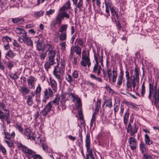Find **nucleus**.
<instances>
[{"mask_svg":"<svg viewBox=\"0 0 159 159\" xmlns=\"http://www.w3.org/2000/svg\"><path fill=\"white\" fill-rule=\"evenodd\" d=\"M76 5L77 7L80 10L83 7V2L82 0H79L77 5Z\"/></svg>","mask_w":159,"mask_h":159,"instance_id":"obj_56","label":"nucleus"},{"mask_svg":"<svg viewBox=\"0 0 159 159\" xmlns=\"http://www.w3.org/2000/svg\"><path fill=\"white\" fill-rule=\"evenodd\" d=\"M37 48L38 50L39 51L43 50V51L44 49L43 48L42 43L40 42L39 41H38L36 43Z\"/></svg>","mask_w":159,"mask_h":159,"instance_id":"obj_41","label":"nucleus"},{"mask_svg":"<svg viewBox=\"0 0 159 159\" xmlns=\"http://www.w3.org/2000/svg\"><path fill=\"white\" fill-rule=\"evenodd\" d=\"M60 40L61 41H65L67 39L66 33L65 32L61 33L59 36Z\"/></svg>","mask_w":159,"mask_h":159,"instance_id":"obj_35","label":"nucleus"},{"mask_svg":"<svg viewBox=\"0 0 159 159\" xmlns=\"http://www.w3.org/2000/svg\"><path fill=\"white\" fill-rule=\"evenodd\" d=\"M12 21L14 23L21 24L24 22V20L19 18H12Z\"/></svg>","mask_w":159,"mask_h":159,"instance_id":"obj_34","label":"nucleus"},{"mask_svg":"<svg viewBox=\"0 0 159 159\" xmlns=\"http://www.w3.org/2000/svg\"><path fill=\"white\" fill-rule=\"evenodd\" d=\"M125 73L126 79L127 80L126 83H128L129 85L130 84L131 80H132V74H131V76L130 77L129 72L127 70L126 71Z\"/></svg>","mask_w":159,"mask_h":159,"instance_id":"obj_26","label":"nucleus"},{"mask_svg":"<svg viewBox=\"0 0 159 159\" xmlns=\"http://www.w3.org/2000/svg\"><path fill=\"white\" fill-rule=\"evenodd\" d=\"M101 70H102V68L100 66L98 65V64H95L93 68V72L97 73L98 76H99L101 75Z\"/></svg>","mask_w":159,"mask_h":159,"instance_id":"obj_16","label":"nucleus"},{"mask_svg":"<svg viewBox=\"0 0 159 159\" xmlns=\"http://www.w3.org/2000/svg\"><path fill=\"white\" fill-rule=\"evenodd\" d=\"M144 159H152V157L150 155L143 154Z\"/></svg>","mask_w":159,"mask_h":159,"instance_id":"obj_63","label":"nucleus"},{"mask_svg":"<svg viewBox=\"0 0 159 159\" xmlns=\"http://www.w3.org/2000/svg\"><path fill=\"white\" fill-rule=\"evenodd\" d=\"M134 75L132 76V80H136L137 83H138L139 82V68L136 67L134 69Z\"/></svg>","mask_w":159,"mask_h":159,"instance_id":"obj_11","label":"nucleus"},{"mask_svg":"<svg viewBox=\"0 0 159 159\" xmlns=\"http://www.w3.org/2000/svg\"><path fill=\"white\" fill-rule=\"evenodd\" d=\"M66 45V42H62L60 43V45L61 47V49L62 50L64 51L65 50Z\"/></svg>","mask_w":159,"mask_h":159,"instance_id":"obj_64","label":"nucleus"},{"mask_svg":"<svg viewBox=\"0 0 159 159\" xmlns=\"http://www.w3.org/2000/svg\"><path fill=\"white\" fill-rule=\"evenodd\" d=\"M145 142L146 145H150L152 143V141L150 139L149 137L148 134L145 135Z\"/></svg>","mask_w":159,"mask_h":159,"instance_id":"obj_31","label":"nucleus"},{"mask_svg":"<svg viewBox=\"0 0 159 159\" xmlns=\"http://www.w3.org/2000/svg\"><path fill=\"white\" fill-rule=\"evenodd\" d=\"M24 133L27 139L32 140H35V134L34 133L31 132L30 129L28 128L26 129Z\"/></svg>","mask_w":159,"mask_h":159,"instance_id":"obj_5","label":"nucleus"},{"mask_svg":"<svg viewBox=\"0 0 159 159\" xmlns=\"http://www.w3.org/2000/svg\"><path fill=\"white\" fill-rule=\"evenodd\" d=\"M79 110H78V114L80 118L82 119L83 118V115L82 113V110L81 108H79Z\"/></svg>","mask_w":159,"mask_h":159,"instance_id":"obj_60","label":"nucleus"},{"mask_svg":"<svg viewBox=\"0 0 159 159\" xmlns=\"http://www.w3.org/2000/svg\"><path fill=\"white\" fill-rule=\"evenodd\" d=\"M94 57L95 58V60L96 61L95 64H98L99 60L100 59V61H101L102 65V62H103V57L102 56L101 57V58H100V56L98 54H96L95 53L94 54Z\"/></svg>","mask_w":159,"mask_h":159,"instance_id":"obj_28","label":"nucleus"},{"mask_svg":"<svg viewBox=\"0 0 159 159\" xmlns=\"http://www.w3.org/2000/svg\"><path fill=\"white\" fill-rule=\"evenodd\" d=\"M43 14V11H40L37 12L34 14V16L36 18H39V17L42 16Z\"/></svg>","mask_w":159,"mask_h":159,"instance_id":"obj_53","label":"nucleus"},{"mask_svg":"<svg viewBox=\"0 0 159 159\" xmlns=\"http://www.w3.org/2000/svg\"><path fill=\"white\" fill-rule=\"evenodd\" d=\"M145 83L144 82H143L142 85V89L141 92V94L142 96L143 97L145 92V87L144 85Z\"/></svg>","mask_w":159,"mask_h":159,"instance_id":"obj_55","label":"nucleus"},{"mask_svg":"<svg viewBox=\"0 0 159 159\" xmlns=\"http://www.w3.org/2000/svg\"><path fill=\"white\" fill-rule=\"evenodd\" d=\"M130 83V84L129 85H128V83H126L127 87L128 88V89L131 88V89L132 87V86L133 87V91H134L135 90V87H136V85L137 87H136V90H137L138 89V88H139L138 84H139V83H137V82L136 81V80H131V82Z\"/></svg>","mask_w":159,"mask_h":159,"instance_id":"obj_10","label":"nucleus"},{"mask_svg":"<svg viewBox=\"0 0 159 159\" xmlns=\"http://www.w3.org/2000/svg\"><path fill=\"white\" fill-rule=\"evenodd\" d=\"M58 65L59 63H57V65L55 67L53 71L64 74L65 68L60 66L58 67Z\"/></svg>","mask_w":159,"mask_h":159,"instance_id":"obj_25","label":"nucleus"},{"mask_svg":"<svg viewBox=\"0 0 159 159\" xmlns=\"http://www.w3.org/2000/svg\"><path fill=\"white\" fill-rule=\"evenodd\" d=\"M0 150L4 155H5L6 152V150L5 148L2 145H0Z\"/></svg>","mask_w":159,"mask_h":159,"instance_id":"obj_62","label":"nucleus"},{"mask_svg":"<svg viewBox=\"0 0 159 159\" xmlns=\"http://www.w3.org/2000/svg\"><path fill=\"white\" fill-rule=\"evenodd\" d=\"M73 51L76 52V53L80 56L81 54V48L78 45L74 47L73 48Z\"/></svg>","mask_w":159,"mask_h":159,"instance_id":"obj_29","label":"nucleus"},{"mask_svg":"<svg viewBox=\"0 0 159 159\" xmlns=\"http://www.w3.org/2000/svg\"><path fill=\"white\" fill-rule=\"evenodd\" d=\"M37 80V79L32 76H30L27 79L28 84L30 88L34 89L35 86L34 83Z\"/></svg>","mask_w":159,"mask_h":159,"instance_id":"obj_8","label":"nucleus"},{"mask_svg":"<svg viewBox=\"0 0 159 159\" xmlns=\"http://www.w3.org/2000/svg\"><path fill=\"white\" fill-rule=\"evenodd\" d=\"M55 63L54 61L48 60V61H46L44 64L45 69L46 70L48 71L49 69L51 68V66L53 65Z\"/></svg>","mask_w":159,"mask_h":159,"instance_id":"obj_18","label":"nucleus"},{"mask_svg":"<svg viewBox=\"0 0 159 159\" xmlns=\"http://www.w3.org/2000/svg\"><path fill=\"white\" fill-rule=\"evenodd\" d=\"M15 31L17 34H21L22 37L23 35L27 34L26 32L23 29L18 28H16Z\"/></svg>","mask_w":159,"mask_h":159,"instance_id":"obj_24","label":"nucleus"},{"mask_svg":"<svg viewBox=\"0 0 159 159\" xmlns=\"http://www.w3.org/2000/svg\"><path fill=\"white\" fill-rule=\"evenodd\" d=\"M127 132L129 133L130 131V134L131 136H133L134 134L137 133V128L136 127V125H135L134 128L133 130L132 129V127L130 123L128 124L127 129Z\"/></svg>","mask_w":159,"mask_h":159,"instance_id":"obj_13","label":"nucleus"},{"mask_svg":"<svg viewBox=\"0 0 159 159\" xmlns=\"http://www.w3.org/2000/svg\"><path fill=\"white\" fill-rule=\"evenodd\" d=\"M35 93L31 92L30 93V95H28L27 96V103L28 105L31 106L33 104V97L35 96Z\"/></svg>","mask_w":159,"mask_h":159,"instance_id":"obj_12","label":"nucleus"},{"mask_svg":"<svg viewBox=\"0 0 159 159\" xmlns=\"http://www.w3.org/2000/svg\"><path fill=\"white\" fill-rule=\"evenodd\" d=\"M63 19L62 16H61V14L58 12L56 18L55 22H52L51 24V29L55 30L56 29V24H61Z\"/></svg>","mask_w":159,"mask_h":159,"instance_id":"obj_3","label":"nucleus"},{"mask_svg":"<svg viewBox=\"0 0 159 159\" xmlns=\"http://www.w3.org/2000/svg\"><path fill=\"white\" fill-rule=\"evenodd\" d=\"M5 105L3 102H0V119L3 121L5 118L7 120L9 118L10 113L9 110L5 108Z\"/></svg>","mask_w":159,"mask_h":159,"instance_id":"obj_1","label":"nucleus"},{"mask_svg":"<svg viewBox=\"0 0 159 159\" xmlns=\"http://www.w3.org/2000/svg\"><path fill=\"white\" fill-rule=\"evenodd\" d=\"M5 141L9 147H12L13 146V143L10 139L8 140H6Z\"/></svg>","mask_w":159,"mask_h":159,"instance_id":"obj_59","label":"nucleus"},{"mask_svg":"<svg viewBox=\"0 0 159 159\" xmlns=\"http://www.w3.org/2000/svg\"><path fill=\"white\" fill-rule=\"evenodd\" d=\"M2 41L4 43H8L9 42L11 41V39L7 36H3L2 39Z\"/></svg>","mask_w":159,"mask_h":159,"instance_id":"obj_40","label":"nucleus"},{"mask_svg":"<svg viewBox=\"0 0 159 159\" xmlns=\"http://www.w3.org/2000/svg\"><path fill=\"white\" fill-rule=\"evenodd\" d=\"M90 77L91 78L94 79L96 81H98L99 82H102V80L101 78L97 77L93 74H91L90 75Z\"/></svg>","mask_w":159,"mask_h":159,"instance_id":"obj_47","label":"nucleus"},{"mask_svg":"<svg viewBox=\"0 0 159 159\" xmlns=\"http://www.w3.org/2000/svg\"><path fill=\"white\" fill-rule=\"evenodd\" d=\"M9 76L11 78L14 80H16L18 78V76L16 73H11Z\"/></svg>","mask_w":159,"mask_h":159,"instance_id":"obj_49","label":"nucleus"},{"mask_svg":"<svg viewBox=\"0 0 159 159\" xmlns=\"http://www.w3.org/2000/svg\"><path fill=\"white\" fill-rule=\"evenodd\" d=\"M55 54L56 51L54 50H52L48 52V60L55 61Z\"/></svg>","mask_w":159,"mask_h":159,"instance_id":"obj_22","label":"nucleus"},{"mask_svg":"<svg viewBox=\"0 0 159 159\" xmlns=\"http://www.w3.org/2000/svg\"><path fill=\"white\" fill-rule=\"evenodd\" d=\"M72 75L74 79L78 78L79 76L78 72L76 70H75L73 72Z\"/></svg>","mask_w":159,"mask_h":159,"instance_id":"obj_58","label":"nucleus"},{"mask_svg":"<svg viewBox=\"0 0 159 159\" xmlns=\"http://www.w3.org/2000/svg\"><path fill=\"white\" fill-rule=\"evenodd\" d=\"M129 146L132 150H135L137 147V144L136 139L133 137H130L129 139Z\"/></svg>","mask_w":159,"mask_h":159,"instance_id":"obj_6","label":"nucleus"},{"mask_svg":"<svg viewBox=\"0 0 159 159\" xmlns=\"http://www.w3.org/2000/svg\"><path fill=\"white\" fill-rule=\"evenodd\" d=\"M123 78L119 76L117 79V84L119 86H120L122 83Z\"/></svg>","mask_w":159,"mask_h":159,"instance_id":"obj_61","label":"nucleus"},{"mask_svg":"<svg viewBox=\"0 0 159 159\" xmlns=\"http://www.w3.org/2000/svg\"><path fill=\"white\" fill-rule=\"evenodd\" d=\"M70 3L68 0L67 2L59 10L58 12L61 14L63 19L64 17L67 18H70L69 14L65 11L70 8Z\"/></svg>","mask_w":159,"mask_h":159,"instance_id":"obj_2","label":"nucleus"},{"mask_svg":"<svg viewBox=\"0 0 159 159\" xmlns=\"http://www.w3.org/2000/svg\"><path fill=\"white\" fill-rule=\"evenodd\" d=\"M54 95V93L50 88H48L45 89L44 91V97L45 98L49 99L52 97Z\"/></svg>","mask_w":159,"mask_h":159,"instance_id":"obj_7","label":"nucleus"},{"mask_svg":"<svg viewBox=\"0 0 159 159\" xmlns=\"http://www.w3.org/2000/svg\"><path fill=\"white\" fill-rule=\"evenodd\" d=\"M153 98H156L159 99V88L153 94Z\"/></svg>","mask_w":159,"mask_h":159,"instance_id":"obj_52","label":"nucleus"},{"mask_svg":"<svg viewBox=\"0 0 159 159\" xmlns=\"http://www.w3.org/2000/svg\"><path fill=\"white\" fill-rule=\"evenodd\" d=\"M77 43L81 46H83L85 42L83 40V39L79 38L76 39Z\"/></svg>","mask_w":159,"mask_h":159,"instance_id":"obj_43","label":"nucleus"},{"mask_svg":"<svg viewBox=\"0 0 159 159\" xmlns=\"http://www.w3.org/2000/svg\"><path fill=\"white\" fill-rule=\"evenodd\" d=\"M25 153L28 154V158L29 159L34 157L35 153L34 152L28 148H27Z\"/></svg>","mask_w":159,"mask_h":159,"instance_id":"obj_21","label":"nucleus"},{"mask_svg":"<svg viewBox=\"0 0 159 159\" xmlns=\"http://www.w3.org/2000/svg\"><path fill=\"white\" fill-rule=\"evenodd\" d=\"M80 63L83 67H85L87 65L89 67H90L91 66L90 58H82V60L80 61Z\"/></svg>","mask_w":159,"mask_h":159,"instance_id":"obj_14","label":"nucleus"},{"mask_svg":"<svg viewBox=\"0 0 159 159\" xmlns=\"http://www.w3.org/2000/svg\"><path fill=\"white\" fill-rule=\"evenodd\" d=\"M39 57L40 60V62L42 64L44 62V60L47 56V53L46 52H41L39 53Z\"/></svg>","mask_w":159,"mask_h":159,"instance_id":"obj_23","label":"nucleus"},{"mask_svg":"<svg viewBox=\"0 0 159 159\" xmlns=\"http://www.w3.org/2000/svg\"><path fill=\"white\" fill-rule=\"evenodd\" d=\"M23 37L24 38L25 42L29 46H30L31 47H33V43L31 41V39L29 38L27 35H24L23 36Z\"/></svg>","mask_w":159,"mask_h":159,"instance_id":"obj_17","label":"nucleus"},{"mask_svg":"<svg viewBox=\"0 0 159 159\" xmlns=\"http://www.w3.org/2000/svg\"><path fill=\"white\" fill-rule=\"evenodd\" d=\"M8 56L9 57L13 58L15 56V53H14L11 50H9L8 52L6 54V57Z\"/></svg>","mask_w":159,"mask_h":159,"instance_id":"obj_38","label":"nucleus"},{"mask_svg":"<svg viewBox=\"0 0 159 159\" xmlns=\"http://www.w3.org/2000/svg\"><path fill=\"white\" fill-rule=\"evenodd\" d=\"M125 103L126 104L127 106L133 109H135L137 108V107H136L135 104L132 102L125 101Z\"/></svg>","mask_w":159,"mask_h":159,"instance_id":"obj_36","label":"nucleus"},{"mask_svg":"<svg viewBox=\"0 0 159 159\" xmlns=\"http://www.w3.org/2000/svg\"><path fill=\"white\" fill-rule=\"evenodd\" d=\"M101 102L100 100L98 99L97 102L96 103V108L95 110L96 111H98L99 110V108L100 107Z\"/></svg>","mask_w":159,"mask_h":159,"instance_id":"obj_50","label":"nucleus"},{"mask_svg":"<svg viewBox=\"0 0 159 159\" xmlns=\"http://www.w3.org/2000/svg\"><path fill=\"white\" fill-rule=\"evenodd\" d=\"M139 148L142 153L143 154L144 151L146 150L145 144L143 143H141L140 144Z\"/></svg>","mask_w":159,"mask_h":159,"instance_id":"obj_44","label":"nucleus"},{"mask_svg":"<svg viewBox=\"0 0 159 159\" xmlns=\"http://www.w3.org/2000/svg\"><path fill=\"white\" fill-rule=\"evenodd\" d=\"M46 48L47 49V50H46V52H47L48 51V52H49L53 50H52L53 48L52 47V45L51 44H47L46 46Z\"/></svg>","mask_w":159,"mask_h":159,"instance_id":"obj_54","label":"nucleus"},{"mask_svg":"<svg viewBox=\"0 0 159 159\" xmlns=\"http://www.w3.org/2000/svg\"><path fill=\"white\" fill-rule=\"evenodd\" d=\"M50 85L52 87L54 92L57 91V84L56 81L54 79H50Z\"/></svg>","mask_w":159,"mask_h":159,"instance_id":"obj_20","label":"nucleus"},{"mask_svg":"<svg viewBox=\"0 0 159 159\" xmlns=\"http://www.w3.org/2000/svg\"><path fill=\"white\" fill-rule=\"evenodd\" d=\"M106 107H108L111 108L112 106L111 99H109L107 100H106Z\"/></svg>","mask_w":159,"mask_h":159,"instance_id":"obj_45","label":"nucleus"},{"mask_svg":"<svg viewBox=\"0 0 159 159\" xmlns=\"http://www.w3.org/2000/svg\"><path fill=\"white\" fill-rule=\"evenodd\" d=\"M53 74L56 78L57 79L59 82L60 84L61 83L63 79V74L53 71Z\"/></svg>","mask_w":159,"mask_h":159,"instance_id":"obj_15","label":"nucleus"},{"mask_svg":"<svg viewBox=\"0 0 159 159\" xmlns=\"http://www.w3.org/2000/svg\"><path fill=\"white\" fill-rule=\"evenodd\" d=\"M12 63L13 62L11 61H8L6 62L5 64H6L8 68L11 69L14 66V65Z\"/></svg>","mask_w":159,"mask_h":159,"instance_id":"obj_51","label":"nucleus"},{"mask_svg":"<svg viewBox=\"0 0 159 159\" xmlns=\"http://www.w3.org/2000/svg\"><path fill=\"white\" fill-rule=\"evenodd\" d=\"M129 113L128 111L125 113V115L124 116V124L126 125L128 123V121L129 119Z\"/></svg>","mask_w":159,"mask_h":159,"instance_id":"obj_37","label":"nucleus"},{"mask_svg":"<svg viewBox=\"0 0 159 159\" xmlns=\"http://www.w3.org/2000/svg\"><path fill=\"white\" fill-rule=\"evenodd\" d=\"M112 81L113 83L116 82V78L117 77V73L116 70H115L114 69L112 70Z\"/></svg>","mask_w":159,"mask_h":159,"instance_id":"obj_39","label":"nucleus"},{"mask_svg":"<svg viewBox=\"0 0 159 159\" xmlns=\"http://www.w3.org/2000/svg\"><path fill=\"white\" fill-rule=\"evenodd\" d=\"M89 58V52H87L86 51L84 50L82 52V58Z\"/></svg>","mask_w":159,"mask_h":159,"instance_id":"obj_46","label":"nucleus"},{"mask_svg":"<svg viewBox=\"0 0 159 159\" xmlns=\"http://www.w3.org/2000/svg\"><path fill=\"white\" fill-rule=\"evenodd\" d=\"M22 93L23 95L28 94L30 92V89L28 87H23L21 88Z\"/></svg>","mask_w":159,"mask_h":159,"instance_id":"obj_33","label":"nucleus"},{"mask_svg":"<svg viewBox=\"0 0 159 159\" xmlns=\"http://www.w3.org/2000/svg\"><path fill=\"white\" fill-rule=\"evenodd\" d=\"M18 148L22 150L24 152H25L28 148L25 146L22 143H19L17 144Z\"/></svg>","mask_w":159,"mask_h":159,"instance_id":"obj_30","label":"nucleus"},{"mask_svg":"<svg viewBox=\"0 0 159 159\" xmlns=\"http://www.w3.org/2000/svg\"><path fill=\"white\" fill-rule=\"evenodd\" d=\"M85 141V146L87 148V151L89 152L86 155H88L89 157L90 155L93 154V150L90 149V134L89 133H87L86 134Z\"/></svg>","mask_w":159,"mask_h":159,"instance_id":"obj_4","label":"nucleus"},{"mask_svg":"<svg viewBox=\"0 0 159 159\" xmlns=\"http://www.w3.org/2000/svg\"><path fill=\"white\" fill-rule=\"evenodd\" d=\"M66 80L69 83H71L74 81V79L70 74H67L66 77Z\"/></svg>","mask_w":159,"mask_h":159,"instance_id":"obj_42","label":"nucleus"},{"mask_svg":"<svg viewBox=\"0 0 159 159\" xmlns=\"http://www.w3.org/2000/svg\"><path fill=\"white\" fill-rule=\"evenodd\" d=\"M53 105L50 102L48 104L47 106L44 108L45 109L48 111L49 112L51 109Z\"/></svg>","mask_w":159,"mask_h":159,"instance_id":"obj_57","label":"nucleus"},{"mask_svg":"<svg viewBox=\"0 0 159 159\" xmlns=\"http://www.w3.org/2000/svg\"><path fill=\"white\" fill-rule=\"evenodd\" d=\"M41 90V88L39 84L35 90V93L37 95H40Z\"/></svg>","mask_w":159,"mask_h":159,"instance_id":"obj_48","label":"nucleus"},{"mask_svg":"<svg viewBox=\"0 0 159 159\" xmlns=\"http://www.w3.org/2000/svg\"><path fill=\"white\" fill-rule=\"evenodd\" d=\"M154 83L151 81L149 82V91L152 92V91H155L157 90L156 89V86H154Z\"/></svg>","mask_w":159,"mask_h":159,"instance_id":"obj_32","label":"nucleus"},{"mask_svg":"<svg viewBox=\"0 0 159 159\" xmlns=\"http://www.w3.org/2000/svg\"><path fill=\"white\" fill-rule=\"evenodd\" d=\"M69 96L71 98H73V101L75 100H76V102L75 103V105L77 109H78L80 108H81L82 103L81 100L80 98H75L74 96L73 93H70L69 94Z\"/></svg>","mask_w":159,"mask_h":159,"instance_id":"obj_9","label":"nucleus"},{"mask_svg":"<svg viewBox=\"0 0 159 159\" xmlns=\"http://www.w3.org/2000/svg\"><path fill=\"white\" fill-rule=\"evenodd\" d=\"M60 96L58 94H57L55 98L54 99L50 102L53 106H58L59 104V102L60 100Z\"/></svg>","mask_w":159,"mask_h":159,"instance_id":"obj_19","label":"nucleus"},{"mask_svg":"<svg viewBox=\"0 0 159 159\" xmlns=\"http://www.w3.org/2000/svg\"><path fill=\"white\" fill-rule=\"evenodd\" d=\"M68 27L67 24H64L62 25L60 27L59 29V32L60 33L65 32L66 33V30Z\"/></svg>","mask_w":159,"mask_h":159,"instance_id":"obj_27","label":"nucleus"}]
</instances>
